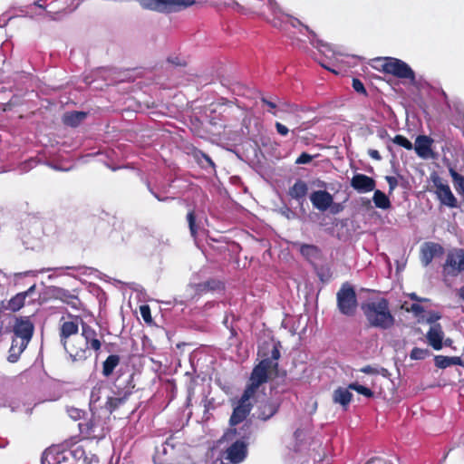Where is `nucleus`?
Instances as JSON below:
<instances>
[{
	"label": "nucleus",
	"mask_w": 464,
	"mask_h": 464,
	"mask_svg": "<svg viewBox=\"0 0 464 464\" xmlns=\"http://www.w3.org/2000/svg\"><path fill=\"white\" fill-rule=\"evenodd\" d=\"M264 345L258 350V356L262 360L253 368L248 382L238 400L237 405L233 408L229 418V426H237L244 422L253 409L251 400L255 397L261 385L266 383L270 379L272 372H278V360L280 358V343Z\"/></svg>",
	"instance_id": "1"
},
{
	"label": "nucleus",
	"mask_w": 464,
	"mask_h": 464,
	"mask_svg": "<svg viewBox=\"0 0 464 464\" xmlns=\"http://www.w3.org/2000/svg\"><path fill=\"white\" fill-rule=\"evenodd\" d=\"M361 309L370 327L385 331L395 324V317L390 310V304L386 298L382 297L362 303Z\"/></svg>",
	"instance_id": "2"
},
{
	"label": "nucleus",
	"mask_w": 464,
	"mask_h": 464,
	"mask_svg": "<svg viewBox=\"0 0 464 464\" xmlns=\"http://www.w3.org/2000/svg\"><path fill=\"white\" fill-rule=\"evenodd\" d=\"M69 317L72 318L71 314H69ZM78 332L79 324L77 316L73 317V320L63 322L59 328L60 342L73 362L84 361L89 356L86 354V349H77L68 343L69 338L72 335H77Z\"/></svg>",
	"instance_id": "3"
},
{
	"label": "nucleus",
	"mask_w": 464,
	"mask_h": 464,
	"mask_svg": "<svg viewBox=\"0 0 464 464\" xmlns=\"http://www.w3.org/2000/svg\"><path fill=\"white\" fill-rule=\"evenodd\" d=\"M108 418L102 411L92 412V417L85 422L79 423L82 435L89 440H102L109 431Z\"/></svg>",
	"instance_id": "4"
},
{
	"label": "nucleus",
	"mask_w": 464,
	"mask_h": 464,
	"mask_svg": "<svg viewBox=\"0 0 464 464\" xmlns=\"http://www.w3.org/2000/svg\"><path fill=\"white\" fill-rule=\"evenodd\" d=\"M195 0H139L143 9L161 13L172 14L185 10L194 5Z\"/></svg>",
	"instance_id": "5"
},
{
	"label": "nucleus",
	"mask_w": 464,
	"mask_h": 464,
	"mask_svg": "<svg viewBox=\"0 0 464 464\" xmlns=\"http://www.w3.org/2000/svg\"><path fill=\"white\" fill-rule=\"evenodd\" d=\"M336 303L342 314L352 317L356 314L358 307L356 292L348 282L343 283L336 293Z\"/></svg>",
	"instance_id": "6"
},
{
	"label": "nucleus",
	"mask_w": 464,
	"mask_h": 464,
	"mask_svg": "<svg viewBox=\"0 0 464 464\" xmlns=\"http://www.w3.org/2000/svg\"><path fill=\"white\" fill-rule=\"evenodd\" d=\"M430 180L435 188L434 194L441 206L450 208H460V203L451 191L450 185L441 177L437 173H432Z\"/></svg>",
	"instance_id": "7"
},
{
	"label": "nucleus",
	"mask_w": 464,
	"mask_h": 464,
	"mask_svg": "<svg viewBox=\"0 0 464 464\" xmlns=\"http://www.w3.org/2000/svg\"><path fill=\"white\" fill-rule=\"evenodd\" d=\"M464 271V249H450L443 264V274L450 276H457Z\"/></svg>",
	"instance_id": "8"
},
{
	"label": "nucleus",
	"mask_w": 464,
	"mask_h": 464,
	"mask_svg": "<svg viewBox=\"0 0 464 464\" xmlns=\"http://www.w3.org/2000/svg\"><path fill=\"white\" fill-rule=\"evenodd\" d=\"M386 73L393 75L399 79L410 80L411 82H415V72L411 66L394 57H388V66H386Z\"/></svg>",
	"instance_id": "9"
},
{
	"label": "nucleus",
	"mask_w": 464,
	"mask_h": 464,
	"mask_svg": "<svg viewBox=\"0 0 464 464\" xmlns=\"http://www.w3.org/2000/svg\"><path fill=\"white\" fill-rule=\"evenodd\" d=\"M247 453L248 443L242 440H235L224 451L223 458L230 464H239L246 459Z\"/></svg>",
	"instance_id": "10"
},
{
	"label": "nucleus",
	"mask_w": 464,
	"mask_h": 464,
	"mask_svg": "<svg viewBox=\"0 0 464 464\" xmlns=\"http://www.w3.org/2000/svg\"><path fill=\"white\" fill-rule=\"evenodd\" d=\"M34 332V325L28 316L15 317L13 325V338L30 343Z\"/></svg>",
	"instance_id": "11"
},
{
	"label": "nucleus",
	"mask_w": 464,
	"mask_h": 464,
	"mask_svg": "<svg viewBox=\"0 0 464 464\" xmlns=\"http://www.w3.org/2000/svg\"><path fill=\"white\" fill-rule=\"evenodd\" d=\"M252 436V429L251 423L249 421H246L239 428L237 426H229V428L225 431L223 435V439L226 441H232L235 440H242L246 441V443L249 444V440Z\"/></svg>",
	"instance_id": "12"
},
{
	"label": "nucleus",
	"mask_w": 464,
	"mask_h": 464,
	"mask_svg": "<svg viewBox=\"0 0 464 464\" xmlns=\"http://www.w3.org/2000/svg\"><path fill=\"white\" fill-rule=\"evenodd\" d=\"M189 287L193 291L192 297H199L208 293L215 291H222L224 289V283L217 278H209L208 280L198 284H190Z\"/></svg>",
	"instance_id": "13"
},
{
	"label": "nucleus",
	"mask_w": 464,
	"mask_h": 464,
	"mask_svg": "<svg viewBox=\"0 0 464 464\" xmlns=\"http://www.w3.org/2000/svg\"><path fill=\"white\" fill-rule=\"evenodd\" d=\"M135 388L133 374H121L113 382V394L129 398Z\"/></svg>",
	"instance_id": "14"
},
{
	"label": "nucleus",
	"mask_w": 464,
	"mask_h": 464,
	"mask_svg": "<svg viewBox=\"0 0 464 464\" xmlns=\"http://www.w3.org/2000/svg\"><path fill=\"white\" fill-rule=\"evenodd\" d=\"M106 392V384L103 382H98L92 389L90 394V411L91 412L102 411L104 401L102 398Z\"/></svg>",
	"instance_id": "15"
},
{
	"label": "nucleus",
	"mask_w": 464,
	"mask_h": 464,
	"mask_svg": "<svg viewBox=\"0 0 464 464\" xmlns=\"http://www.w3.org/2000/svg\"><path fill=\"white\" fill-rule=\"evenodd\" d=\"M444 254V248L441 245L435 242H426L420 248V261L424 266H429L433 258Z\"/></svg>",
	"instance_id": "16"
},
{
	"label": "nucleus",
	"mask_w": 464,
	"mask_h": 464,
	"mask_svg": "<svg viewBox=\"0 0 464 464\" xmlns=\"http://www.w3.org/2000/svg\"><path fill=\"white\" fill-rule=\"evenodd\" d=\"M351 187L359 193H367L374 190L376 182L367 175L357 173L351 179Z\"/></svg>",
	"instance_id": "17"
},
{
	"label": "nucleus",
	"mask_w": 464,
	"mask_h": 464,
	"mask_svg": "<svg viewBox=\"0 0 464 464\" xmlns=\"http://www.w3.org/2000/svg\"><path fill=\"white\" fill-rule=\"evenodd\" d=\"M82 335L85 340L86 354L88 355V349H92L94 352H99L102 347V342L98 338L97 332L85 323L82 324Z\"/></svg>",
	"instance_id": "18"
},
{
	"label": "nucleus",
	"mask_w": 464,
	"mask_h": 464,
	"mask_svg": "<svg viewBox=\"0 0 464 464\" xmlns=\"http://www.w3.org/2000/svg\"><path fill=\"white\" fill-rule=\"evenodd\" d=\"M313 206L320 211L327 210L333 204V196L326 190L314 191L310 196Z\"/></svg>",
	"instance_id": "19"
},
{
	"label": "nucleus",
	"mask_w": 464,
	"mask_h": 464,
	"mask_svg": "<svg viewBox=\"0 0 464 464\" xmlns=\"http://www.w3.org/2000/svg\"><path fill=\"white\" fill-rule=\"evenodd\" d=\"M429 344L436 351L442 349L444 332L440 324H433L426 334Z\"/></svg>",
	"instance_id": "20"
},
{
	"label": "nucleus",
	"mask_w": 464,
	"mask_h": 464,
	"mask_svg": "<svg viewBox=\"0 0 464 464\" xmlns=\"http://www.w3.org/2000/svg\"><path fill=\"white\" fill-rule=\"evenodd\" d=\"M129 398H126L121 395L113 396H106L104 401V405L102 408V413H104L108 418L111 417V413H113L116 410L120 409L122 405L126 403Z\"/></svg>",
	"instance_id": "21"
},
{
	"label": "nucleus",
	"mask_w": 464,
	"mask_h": 464,
	"mask_svg": "<svg viewBox=\"0 0 464 464\" xmlns=\"http://www.w3.org/2000/svg\"><path fill=\"white\" fill-rule=\"evenodd\" d=\"M433 140L431 138L426 135H420L415 140L414 150L417 155L420 158L427 159L431 153V144Z\"/></svg>",
	"instance_id": "22"
},
{
	"label": "nucleus",
	"mask_w": 464,
	"mask_h": 464,
	"mask_svg": "<svg viewBox=\"0 0 464 464\" xmlns=\"http://www.w3.org/2000/svg\"><path fill=\"white\" fill-rule=\"evenodd\" d=\"M307 194L308 185L304 180L301 179H296L294 185L291 186L288 190V195L298 202H303L305 199Z\"/></svg>",
	"instance_id": "23"
},
{
	"label": "nucleus",
	"mask_w": 464,
	"mask_h": 464,
	"mask_svg": "<svg viewBox=\"0 0 464 464\" xmlns=\"http://www.w3.org/2000/svg\"><path fill=\"white\" fill-rule=\"evenodd\" d=\"M278 404L272 401H266L260 404L257 410V419L267 420L278 411Z\"/></svg>",
	"instance_id": "24"
},
{
	"label": "nucleus",
	"mask_w": 464,
	"mask_h": 464,
	"mask_svg": "<svg viewBox=\"0 0 464 464\" xmlns=\"http://www.w3.org/2000/svg\"><path fill=\"white\" fill-rule=\"evenodd\" d=\"M28 345V343H25L24 341H20L17 338L12 339L11 347L8 351V362L14 363L16 362L23 352L26 349Z\"/></svg>",
	"instance_id": "25"
},
{
	"label": "nucleus",
	"mask_w": 464,
	"mask_h": 464,
	"mask_svg": "<svg viewBox=\"0 0 464 464\" xmlns=\"http://www.w3.org/2000/svg\"><path fill=\"white\" fill-rule=\"evenodd\" d=\"M34 288V286H31L27 291L16 294L8 301L7 304L4 306V309L10 310L12 312L19 311L24 305L28 293Z\"/></svg>",
	"instance_id": "26"
},
{
	"label": "nucleus",
	"mask_w": 464,
	"mask_h": 464,
	"mask_svg": "<svg viewBox=\"0 0 464 464\" xmlns=\"http://www.w3.org/2000/svg\"><path fill=\"white\" fill-rule=\"evenodd\" d=\"M449 173L451 177L453 187L460 197L461 203L464 204V176L459 174L453 167L449 168Z\"/></svg>",
	"instance_id": "27"
},
{
	"label": "nucleus",
	"mask_w": 464,
	"mask_h": 464,
	"mask_svg": "<svg viewBox=\"0 0 464 464\" xmlns=\"http://www.w3.org/2000/svg\"><path fill=\"white\" fill-rule=\"evenodd\" d=\"M435 366L440 369H446L452 365H463V362L460 357L453 356H444V355H436L434 357Z\"/></svg>",
	"instance_id": "28"
},
{
	"label": "nucleus",
	"mask_w": 464,
	"mask_h": 464,
	"mask_svg": "<svg viewBox=\"0 0 464 464\" xmlns=\"http://www.w3.org/2000/svg\"><path fill=\"white\" fill-rule=\"evenodd\" d=\"M87 116L83 111H70L66 112L63 117V122L71 127H77Z\"/></svg>",
	"instance_id": "29"
},
{
	"label": "nucleus",
	"mask_w": 464,
	"mask_h": 464,
	"mask_svg": "<svg viewBox=\"0 0 464 464\" xmlns=\"http://www.w3.org/2000/svg\"><path fill=\"white\" fill-rule=\"evenodd\" d=\"M121 358L117 354L109 355L106 360L102 362V373L104 377H110L115 368L120 364Z\"/></svg>",
	"instance_id": "30"
},
{
	"label": "nucleus",
	"mask_w": 464,
	"mask_h": 464,
	"mask_svg": "<svg viewBox=\"0 0 464 464\" xmlns=\"http://www.w3.org/2000/svg\"><path fill=\"white\" fill-rule=\"evenodd\" d=\"M353 394L349 392V389L339 387L334 392L333 399L335 403L341 404L346 408L351 402Z\"/></svg>",
	"instance_id": "31"
},
{
	"label": "nucleus",
	"mask_w": 464,
	"mask_h": 464,
	"mask_svg": "<svg viewBox=\"0 0 464 464\" xmlns=\"http://www.w3.org/2000/svg\"><path fill=\"white\" fill-rule=\"evenodd\" d=\"M373 203L376 208L388 209L391 208V201L386 194L379 189L374 190L372 197Z\"/></svg>",
	"instance_id": "32"
},
{
	"label": "nucleus",
	"mask_w": 464,
	"mask_h": 464,
	"mask_svg": "<svg viewBox=\"0 0 464 464\" xmlns=\"http://www.w3.org/2000/svg\"><path fill=\"white\" fill-rule=\"evenodd\" d=\"M261 102L269 107L268 111L270 113H272L273 115L276 114V112L274 110L276 109L277 107L282 111H287L288 108L292 107L290 104L285 103V102H279V104H276L275 102L269 101L266 97L261 98Z\"/></svg>",
	"instance_id": "33"
},
{
	"label": "nucleus",
	"mask_w": 464,
	"mask_h": 464,
	"mask_svg": "<svg viewBox=\"0 0 464 464\" xmlns=\"http://www.w3.org/2000/svg\"><path fill=\"white\" fill-rule=\"evenodd\" d=\"M371 66L379 72L386 73V66H388V57H378L372 59Z\"/></svg>",
	"instance_id": "34"
},
{
	"label": "nucleus",
	"mask_w": 464,
	"mask_h": 464,
	"mask_svg": "<svg viewBox=\"0 0 464 464\" xmlns=\"http://www.w3.org/2000/svg\"><path fill=\"white\" fill-rule=\"evenodd\" d=\"M430 354L429 349H423L419 347H414L410 353V358L411 360H423Z\"/></svg>",
	"instance_id": "35"
},
{
	"label": "nucleus",
	"mask_w": 464,
	"mask_h": 464,
	"mask_svg": "<svg viewBox=\"0 0 464 464\" xmlns=\"http://www.w3.org/2000/svg\"><path fill=\"white\" fill-rule=\"evenodd\" d=\"M348 389L353 390L367 398H372L373 396V392L371 389L359 383H351L349 384Z\"/></svg>",
	"instance_id": "36"
},
{
	"label": "nucleus",
	"mask_w": 464,
	"mask_h": 464,
	"mask_svg": "<svg viewBox=\"0 0 464 464\" xmlns=\"http://www.w3.org/2000/svg\"><path fill=\"white\" fill-rule=\"evenodd\" d=\"M68 7V5L66 2H62L61 0H58V2H54L51 6H48L47 13L58 14L60 13H63L66 11Z\"/></svg>",
	"instance_id": "37"
},
{
	"label": "nucleus",
	"mask_w": 464,
	"mask_h": 464,
	"mask_svg": "<svg viewBox=\"0 0 464 464\" xmlns=\"http://www.w3.org/2000/svg\"><path fill=\"white\" fill-rule=\"evenodd\" d=\"M187 220L188 223L191 236L196 237L198 233V227L196 225V215L194 210L188 211V213L187 214Z\"/></svg>",
	"instance_id": "38"
},
{
	"label": "nucleus",
	"mask_w": 464,
	"mask_h": 464,
	"mask_svg": "<svg viewBox=\"0 0 464 464\" xmlns=\"http://www.w3.org/2000/svg\"><path fill=\"white\" fill-rule=\"evenodd\" d=\"M392 142L409 150L413 148L412 143L406 137L400 134L392 139Z\"/></svg>",
	"instance_id": "39"
},
{
	"label": "nucleus",
	"mask_w": 464,
	"mask_h": 464,
	"mask_svg": "<svg viewBox=\"0 0 464 464\" xmlns=\"http://www.w3.org/2000/svg\"><path fill=\"white\" fill-rule=\"evenodd\" d=\"M60 299L64 303L71 304L72 307H75V301H78L77 297L72 295L69 291L62 290L60 292Z\"/></svg>",
	"instance_id": "40"
},
{
	"label": "nucleus",
	"mask_w": 464,
	"mask_h": 464,
	"mask_svg": "<svg viewBox=\"0 0 464 464\" xmlns=\"http://www.w3.org/2000/svg\"><path fill=\"white\" fill-rule=\"evenodd\" d=\"M140 315H141V317H142V319L144 320L145 323H147V324H151L152 323L150 307L148 304L140 305Z\"/></svg>",
	"instance_id": "41"
},
{
	"label": "nucleus",
	"mask_w": 464,
	"mask_h": 464,
	"mask_svg": "<svg viewBox=\"0 0 464 464\" xmlns=\"http://www.w3.org/2000/svg\"><path fill=\"white\" fill-rule=\"evenodd\" d=\"M352 86L353 88V90L358 92V93H361V94H363L364 96H367L368 93H367V91L363 85V83L362 82L361 80H359L358 78H353V83H352Z\"/></svg>",
	"instance_id": "42"
},
{
	"label": "nucleus",
	"mask_w": 464,
	"mask_h": 464,
	"mask_svg": "<svg viewBox=\"0 0 464 464\" xmlns=\"http://www.w3.org/2000/svg\"><path fill=\"white\" fill-rule=\"evenodd\" d=\"M195 157H196V159L199 161V163H201V164H202V160H205V162H206L208 166H210V167H212V168H214V167H215V163H214V161L211 160V158H210L208 154L204 153L203 151H201V150L197 151V152H196V154H195Z\"/></svg>",
	"instance_id": "43"
},
{
	"label": "nucleus",
	"mask_w": 464,
	"mask_h": 464,
	"mask_svg": "<svg viewBox=\"0 0 464 464\" xmlns=\"http://www.w3.org/2000/svg\"><path fill=\"white\" fill-rule=\"evenodd\" d=\"M300 252L304 256L314 255L318 252V247L314 245L304 244L301 246Z\"/></svg>",
	"instance_id": "44"
},
{
	"label": "nucleus",
	"mask_w": 464,
	"mask_h": 464,
	"mask_svg": "<svg viewBox=\"0 0 464 464\" xmlns=\"http://www.w3.org/2000/svg\"><path fill=\"white\" fill-rule=\"evenodd\" d=\"M313 156L308 154L307 152H303L300 156L295 160V164H308L312 161Z\"/></svg>",
	"instance_id": "45"
},
{
	"label": "nucleus",
	"mask_w": 464,
	"mask_h": 464,
	"mask_svg": "<svg viewBox=\"0 0 464 464\" xmlns=\"http://www.w3.org/2000/svg\"><path fill=\"white\" fill-rule=\"evenodd\" d=\"M385 179L389 185V193L391 194L398 186V179L396 177L386 176Z\"/></svg>",
	"instance_id": "46"
},
{
	"label": "nucleus",
	"mask_w": 464,
	"mask_h": 464,
	"mask_svg": "<svg viewBox=\"0 0 464 464\" xmlns=\"http://www.w3.org/2000/svg\"><path fill=\"white\" fill-rule=\"evenodd\" d=\"M73 453H74V456L81 459L83 457V462L85 464H92V460H90L88 461L87 460V457L84 456V450L82 447H77L74 450H73Z\"/></svg>",
	"instance_id": "47"
},
{
	"label": "nucleus",
	"mask_w": 464,
	"mask_h": 464,
	"mask_svg": "<svg viewBox=\"0 0 464 464\" xmlns=\"http://www.w3.org/2000/svg\"><path fill=\"white\" fill-rule=\"evenodd\" d=\"M291 24H292V26H294V27H295V26H296V24H300V25H302V26H304V29L306 30V32H307L311 36H313V37H315V36H316L315 33H314V31H313V30H312L308 25L303 24L301 23V21H300V20H298L297 18H294V19H293V21H292V23H291Z\"/></svg>",
	"instance_id": "48"
},
{
	"label": "nucleus",
	"mask_w": 464,
	"mask_h": 464,
	"mask_svg": "<svg viewBox=\"0 0 464 464\" xmlns=\"http://www.w3.org/2000/svg\"><path fill=\"white\" fill-rule=\"evenodd\" d=\"M46 1L47 0H37L34 5L47 11L48 6H51L54 2H58V0H53L50 3H46Z\"/></svg>",
	"instance_id": "49"
},
{
	"label": "nucleus",
	"mask_w": 464,
	"mask_h": 464,
	"mask_svg": "<svg viewBox=\"0 0 464 464\" xmlns=\"http://www.w3.org/2000/svg\"><path fill=\"white\" fill-rule=\"evenodd\" d=\"M276 126V129L277 130V132L282 135V136H286L289 132V130L286 126H285L284 124H282L281 122H276L275 124Z\"/></svg>",
	"instance_id": "50"
},
{
	"label": "nucleus",
	"mask_w": 464,
	"mask_h": 464,
	"mask_svg": "<svg viewBox=\"0 0 464 464\" xmlns=\"http://www.w3.org/2000/svg\"><path fill=\"white\" fill-rule=\"evenodd\" d=\"M168 62L176 66L185 67L187 65V62L185 60L179 59V57H169Z\"/></svg>",
	"instance_id": "51"
},
{
	"label": "nucleus",
	"mask_w": 464,
	"mask_h": 464,
	"mask_svg": "<svg viewBox=\"0 0 464 464\" xmlns=\"http://www.w3.org/2000/svg\"><path fill=\"white\" fill-rule=\"evenodd\" d=\"M410 310L416 314H421L424 311L423 307L419 304H412Z\"/></svg>",
	"instance_id": "52"
},
{
	"label": "nucleus",
	"mask_w": 464,
	"mask_h": 464,
	"mask_svg": "<svg viewBox=\"0 0 464 464\" xmlns=\"http://www.w3.org/2000/svg\"><path fill=\"white\" fill-rule=\"evenodd\" d=\"M369 156L375 160H382V156L381 154L379 153L378 150H370L369 152H368Z\"/></svg>",
	"instance_id": "53"
},
{
	"label": "nucleus",
	"mask_w": 464,
	"mask_h": 464,
	"mask_svg": "<svg viewBox=\"0 0 464 464\" xmlns=\"http://www.w3.org/2000/svg\"><path fill=\"white\" fill-rule=\"evenodd\" d=\"M49 456H50V453L44 452L42 459H41L42 464H51V461L48 459Z\"/></svg>",
	"instance_id": "54"
},
{
	"label": "nucleus",
	"mask_w": 464,
	"mask_h": 464,
	"mask_svg": "<svg viewBox=\"0 0 464 464\" xmlns=\"http://www.w3.org/2000/svg\"><path fill=\"white\" fill-rule=\"evenodd\" d=\"M366 464H386L382 459H371Z\"/></svg>",
	"instance_id": "55"
},
{
	"label": "nucleus",
	"mask_w": 464,
	"mask_h": 464,
	"mask_svg": "<svg viewBox=\"0 0 464 464\" xmlns=\"http://www.w3.org/2000/svg\"><path fill=\"white\" fill-rule=\"evenodd\" d=\"M361 371L364 373H373L375 372L370 365L363 367Z\"/></svg>",
	"instance_id": "56"
},
{
	"label": "nucleus",
	"mask_w": 464,
	"mask_h": 464,
	"mask_svg": "<svg viewBox=\"0 0 464 464\" xmlns=\"http://www.w3.org/2000/svg\"><path fill=\"white\" fill-rule=\"evenodd\" d=\"M410 298L414 301L422 302L423 299L420 298L415 293H411L409 295Z\"/></svg>",
	"instance_id": "57"
},
{
	"label": "nucleus",
	"mask_w": 464,
	"mask_h": 464,
	"mask_svg": "<svg viewBox=\"0 0 464 464\" xmlns=\"http://www.w3.org/2000/svg\"><path fill=\"white\" fill-rule=\"evenodd\" d=\"M272 25H273L274 27H278V28H279V27H281V23L279 22V20H278V19H276V18H275V19H273V21H272Z\"/></svg>",
	"instance_id": "58"
},
{
	"label": "nucleus",
	"mask_w": 464,
	"mask_h": 464,
	"mask_svg": "<svg viewBox=\"0 0 464 464\" xmlns=\"http://www.w3.org/2000/svg\"><path fill=\"white\" fill-rule=\"evenodd\" d=\"M459 296L464 301V285L459 290Z\"/></svg>",
	"instance_id": "59"
},
{
	"label": "nucleus",
	"mask_w": 464,
	"mask_h": 464,
	"mask_svg": "<svg viewBox=\"0 0 464 464\" xmlns=\"http://www.w3.org/2000/svg\"><path fill=\"white\" fill-rule=\"evenodd\" d=\"M452 343V340L448 338L445 340V342L443 343V344H445L446 346H450Z\"/></svg>",
	"instance_id": "60"
},
{
	"label": "nucleus",
	"mask_w": 464,
	"mask_h": 464,
	"mask_svg": "<svg viewBox=\"0 0 464 464\" xmlns=\"http://www.w3.org/2000/svg\"><path fill=\"white\" fill-rule=\"evenodd\" d=\"M61 455L58 454L56 457H53V460L55 461V463H59L60 462V459H61Z\"/></svg>",
	"instance_id": "61"
},
{
	"label": "nucleus",
	"mask_w": 464,
	"mask_h": 464,
	"mask_svg": "<svg viewBox=\"0 0 464 464\" xmlns=\"http://www.w3.org/2000/svg\"><path fill=\"white\" fill-rule=\"evenodd\" d=\"M340 205H337L336 209L334 212H338L340 210Z\"/></svg>",
	"instance_id": "62"
},
{
	"label": "nucleus",
	"mask_w": 464,
	"mask_h": 464,
	"mask_svg": "<svg viewBox=\"0 0 464 464\" xmlns=\"http://www.w3.org/2000/svg\"><path fill=\"white\" fill-rule=\"evenodd\" d=\"M92 458H94V459H95V461H96V462H98V461H99V459H98V458H97L96 456H93Z\"/></svg>",
	"instance_id": "63"
},
{
	"label": "nucleus",
	"mask_w": 464,
	"mask_h": 464,
	"mask_svg": "<svg viewBox=\"0 0 464 464\" xmlns=\"http://www.w3.org/2000/svg\"><path fill=\"white\" fill-rule=\"evenodd\" d=\"M318 44H320V45H322V46L324 45V44H323V43H322V41H318Z\"/></svg>",
	"instance_id": "64"
}]
</instances>
